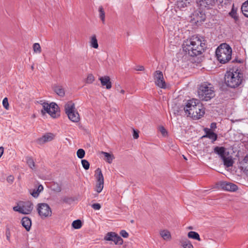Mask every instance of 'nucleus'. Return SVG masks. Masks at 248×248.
Masks as SVG:
<instances>
[{
  "instance_id": "1",
  "label": "nucleus",
  "mask_w": 248,
  "mask_h": 248,
  "mask_svg": "<svg viewBox=\"0 0 248 248\" xmlns=\"http://www.w3.org/2000/svg\"><path fill=\"white\" fill-rule=\"evenodd\" d=\"M206 48V41L198 36H193L185 41L183 44V50L191 57L201 54Z\"/></svg>"
},
{
  "instance_id": "2",
  "label": "nucleus",
  "mask_w": 248,
  "mask_h": 248,
  "mask_svg": "<svg viewBox=\"0 0 248 248\" xmlns=\"http://www.w3.org/2000/svg\"><path fill=\"white\" fill-rule=\"evenodd\" d=\"M184 109L188 116L194 119H200L205 113L204 108L200 101L193 98L186 102Z\"/></svg>"
},
{
  "instance_id": "3",
  "label": "nucleus",
  "mask_w": 248,
  "mask_h": 248,
  "mask_svg": "<svg viewBox=\"0 0 248 248\" xmlns=\"http://www.w3.org/2000/svg\"><path fill=\"white\" fill-rule=\"evenodd\" d=\"M243 74L237 70L227 71L225 75V83L230 88H235L238 87L242 82Z\"/></svg>"
},
{
  "instance_id": "4",
  "label": "nucleus",
  "mask_w": 248,
  "mask_h": 248,
  "mask_svg": "<svg viewBox=\"0 0 248 248\" xmlns=\"http://www.w3.org/2000/svg\"><path fill=\"white\" fill-rule=\"evenodd\" d=\"M198 93L199 98L205 101L210 100L215 95L213 85L208 83L202 84L198 89Z\"/></svg>"
},
{
  "instance_id": "5",
  "label": "nucleus",
  "mask_w": 248,
  "mask_h": 248,
  "mask_svg": "<svg viewBox=\"0 0 248 248\" xmlns=\"http://www.w3.org/2000/svg\"><path fill=\"white\" fill-rule=\"evenodd\" d=\"M232 52V48L229 45L223 44L217 48L216 54L220 62L225 63L231 59Z\"/></svg>"
},
{
  "instance_id": "6",
  "label": "nucleus",
  "mask_w": 248,
  "mask_h": 248,
  "mask_svg": "<svg viewBox=\"0 0 248 248\" xmlns=\"http://www.w3.org/2000/svg\"><path fill=\"white\" fill-rule=\"evenodd\" d=\"M64 110L68 118L72 122L78 123L79 121V114L76 109L74 103L72 101H69L65 105Z\"/></svg>"
},
{
  "instance_id": "7",
  "label": "nucleus",
  "mask_w": 248,
  "mask_h": 248,
  "mask_svg": "<svg viewBox=\"0 0 248 248\" xmlns=\"http://www.w3.org/2000/svg\"><path fill=\"white\" fill-rule=\"evenodd\" d=\"M33 209L32 203L29 202H20L18 205L13 207L15 211L23 214H29Z\"/></svg>"
},
{
  "instance_id": "8",
  "label": "nucleus",
  "mask_w": 248,
  "mask_h": 248,
  "mask_svg": "<svg viewBox=\"0 0 248 248\" xmlns=\"http://www.w3.org/2000/svg\"><path fill=\"white\" fill-rule=\"evenodd\" d=\"M37 210L42 218L51 216L52 211L50 206L46 203H40L37 205Z\"/></svg>"
},
{
  "instance_id": "9",
  "label": "nucleus",
  "mask_w": 248,
  "mask_h": 248,
  "mask_svg": "<svg viewBox=\"0 0 248 248\" xmlns=\"http://www.w3.org/2000/svg\"><path fill=\"white\" fill-rule=\"evenodd\" d=\"M42 105L43 109L41 110V112L43 114L47 113L52 117H56V113L58 109V106L56 104L51 103L49 104L47 103L44 102Z\"/></svg>"
},
{
  "instance_id": "10",
  "label": "nucleus",
  "mask_w": 248,
  "mask_h": 248,
  "mask_svg": "<svg viewBox=\"0 0 248 248\" xmlns=\"http://www.w3.org/2000/svg\"><path fill=\"white\" fill-rule=\"evenodd\" d=\"M95 178L96 180L95 190L100 193L104 187V177L100 168H97L95 171Z\"/></svg>"
},
{
  "instance_id": "11",
  "label": "nucleus",
  "mask_w": 248,
  "mask_h": 248,
  "mask_svg": "<svg viewBox=\"0 0 248 248\" xmlns=\"http://www.w3.org/2000/svg\"><path fill=\"white\" fill-rule=\"evenodd\" d=\"M202 9L199 7V9L195 11L191 16V20L197 25L205 20L206 15Z\"/></svg>"
},
{
  "instance_id": "12",
  "label": "nucleus",
  "mask_w": 248,
  "mask_h": 248,
  "mask_svg": "<svg viewBox=\"0 0 248 248\" xmlns=\"http://www.w3.org/2000/svg\"><path fill=\"white\" fill-rule=\"evenodd\" d=\"M154 77L155 83L158 87L162 89L166 88V82L161 71H156L154 74Z\"/></svg>"
},
{
  "instance_id": "13",
  "label": "nucleus",
  "mask_w": 248,
  "mask_h": 248,
  "mask_svg": "<svg viewBox=\"0 0 248 248\" xmlns=\"http://www.w3.org/2000/svg\"><path fill=\"white\" fill-rule=\"evenodd\" d=\"M105 240L107 241H112L116 245H122L123 243V239L115 232H108L105 237Z\"/></svg>"
},
{
  "instance_id": "14",
  "label": "nucleus",
  "mask_w": 248,
  "mask_h": 248,
  "mask_svg": "<svg viewBox=\"0 0 248 248\" xmlns=\"http://www.w3.org/2000/svg\"><path fill=\"white\" fill-rule=\"evenodd\" d=\"M218 1L221 2V0H197V3L198 6L201 8H209Z\"/></svg>"
},
{
  "instance_id": "15",
  "label": "nucleus",
  "mask_w": 248,
  "mask_h": 248,
  "mask_svg": "<svg viewBox=\"0 0 248 248\" xmlns=\"http://www.w3.org/2000/svg\"><path fill=\"white\" fill-rule=\"evenodd\" d=\"M55 136L51 133H47L44 134L42 137L38 139L37 142L39 144H43L47 142L52 141L55 138Z\"/></svg>"
},
{
  "instance_id": "16",
  "label": "nucleus",
  "mask_w": 248,
  "mask_h": 248,
  "mask_svg": "<svg viewBox=\"0 0 248 248\" xmlns=\"http://www.w3.org/2000/svg\"><path fill=\"white\" fill-rule=\"evenodd\" d=\"M220 186L223 189L227 191H235L238 189V187L236 185L230 182H220Z\"/></svg>"
},
{
  "instance_id": "17",
  "label": "nucleus",
  "mask_w": 248,
  "mask_h": 248,
  "mask_svg": "<svg viewBox=\"0 0 248 248\" xmlns=\"http://www.w3.org/2000/svg\"><path fill=\"white\" fill-rule=\"evenodd\" d=\"M204 131L206 134L205 135L203 136L202 138H208L212 140V142L213 143L217 140V134L212 131L210 129L205 128L204 129Z\"/></svg>"
},
{
  "instance_id": "18",
  "label": "nucleus",
  "mask_w": 248,
  "mask_h": 248,
  "mask_svg": "<svg viewBox=\"0 0 248 248\" xmlns=\"http://www.w3.org/2000/svg\"><path fill=\"white\" fill-rule=\"evenodd\" d=\"M102 86H106V89H110L112 85L109 77L106 76L101 77L99 78Z\"/></svg>"
},
{
  "instance_id": "19",
  "label": "nucleus",
  "mask_w": 248,
  "mask_h": 248,
  "mask_svg": "<svg viewBox=\"0 0 248 248\" xmlns=\"http://www.w3.org/2000/svg\"><path fill=\"white\" fill-rule=\"evenodd\" d=\"M191 0H177L175 5L177 7L181 10L189 6Z\"/></svg>"
},
{
  "instance_id": "20",
  "label": "nucleus",
  "mask_w": 248,
  "mask_h": 248,
  "mask_svg": "<svg viewBox=\"0 0 248 248\" xmlns=\"http://www.w3.org/2000/svg\"><path fill=\"white\" fill-rule=\"evenodd\" d=\"M21 223L27 231H30L31 225V220L30 218L27 217H23L21 220Z\"/></svg>"
},
{
  "instance_id": "21",
  "label": "nucleus",
  "mask_w": 248,
  "mask_h": 248,
  "mask_svg": "<svg viewBox=\"0 0 248 248\" xmlns=\"http://www.w3.org/2000/svg\"><path fill=\"white\" fill-rule=\"evenodd\" d=\"M214 152L219 155L221 158L225 156L226 149L224 147L216 146L214 149Z\"/></svg>"
},
{
  "instance_id": "22",
  "label": "nucleus",
  "mask_w": 248,
  "mask_h": 248,
  "mask_svg": "<svg viewBox=\"0 0 248 248\" xmlns=\"http://www.w3.org/2000/svg\"><path fill=\"white\" fill-rule=\"evenodd\" d=\"M241 170L248 175V155H246L240 163Z\"/></svg>"
},
{
  "instance_id": "23",
  "label": "nucleus",
  "mask_w": 248,
  "mask_h": 248,
  "mask_svg": "<svg viewBox=\"0 0 248 248\" xmlns=\"http://www.w3.org/2000/svg\"><path fill=\"white\" fill-rule=\"evenodd\" d=\"M180 243L183 248H194L190 241L186 238H182Z\"/></svg>"
},
{
  "instance_id": "24",
  "label": "nucleus",
  "mask_w": 248,
  "mask_h": 248,
  "mask_svg": "<svg viewBox=\"0 0 248 248\" xmlns=\"http://www.w3.org/2000/svg\"><path fill=\"white\" fill-rule=\"evenodd\" d=\"M90 46L92 47L97 49L98 47V41L96 38V36L95 34L93 35L90 40Z\"/></svg>"
},
{
  "instance_id": "25",
  "label": "nucleus",
  "mask_w": 248,
  "mask_h": 248,
  "mask_svg": "<svg viewBox=\"0 0 248 248\" xmlns=\"http://www.w3.org/2000/svg\"><path fill=\"white\" fill-rule=\"evenodd\" d=\"M223 161L224 165L227 167H232L233 164V161L232 158V157H226L225 156L224 157L221 158Z\"/></svg>"
},
{
  "instance_id": "26",
  "label": "nucleus",
  "mask_w": 248,
  "mask_h": 248,
  "mask_svg": "<svg viewBox=\"0 0 248 248\" xmlns=\"http://www.w3.org/2000/svg\"><path fill=\"white\" fill-rule=\"evenodd\" d=\"M241 9L244 16L248 18V0L243 3Z\"/></svg>"
},
{
  "instance_id": "27",
  "label": "nucleus",
  "mask_w": 248,
  "mask_h": 248,
  "mask_svg": "<svg viewBox=\"0 0 248 248\" xmlns=\"http://www.w3.org/2000/svg\"><path fill=\"white\" fill-rule=\"evenodd\" d=\"M102 154L104 155L105 160L106 162H107L109 164L112 163V160L114 158V157L113 155L105 152H102Z\"/></svg>"
},
{
  "instance_id": "28",
  "label": "nucleus",
  "mask_w": 248,
  "mask_h": 248,
  "mask_svg": "<svg viewBox=\"0 0 248 248\" xmlns=\"http://www.w3.org/2000/svg\"><path fill=\"white\" fill-rule=\"evenodd\" d=\"M54 91L60 96L63 97L65 95L64 90L61 86H56L54 87Z\"/></svg>"
},
{
  "instance_id": "29",
  "label": "nucleus",
  "mask_w": 248,
  "mask_h": 248,
  "mask_svg": "<svg viewBox=\"0 0 248 248\" xmlns=\"http://www.w3.org/2000/svg\"><path fill=\"white\" fill-rule=\"evenodd\" d=\"M160 234L165 240H170L171 239L170 233L167 230L161 231Z\"/></svg>"
},
{
  "instance_id": "30",
  "label": "nucleus",
  "mask_w": 248,
  "mask_h": 248,
  "mask_svg": "<svg viewBox=\"0 0 248 248\" xmlns=\"http://www.w3.org/2000/svg\"><path fill=\"white\" fill-rule=\"evenodd\" d=\"M187 236L190 238L201 241L200 235L197 232L193 231L189 232L187 234Z\"/></svg>"
},
{
  "instance_id": "31",
  "label": "nucleus",
  "mask_w": 248,
  "mask_h": 248,
  "mask_svg": "<svg viewBox=\"0 0 248 248\" xmlns=\"http://www.w3.org/2000/svg\"><path fill=\"white\" fill-rule=\"evenodd\" d=\"M26 162L28 164V166L32 170L35 169V163L33 161V159L31 157H27L26 158Z\"/></svg>"
},
{
  "instance_id": "32",
  "label": "nucleus",
  "mask_w": 248,
  "mask_h": 248,
  "mask_svg": "<svg viewBox=\"0 0 248 248\" xmlns=\"http://www.w3.org/2000/svg\"><path fill=\"white\" fill-rule=\"evenodd\" d=\"M99 17L103 23H105V13L102 6L99 7Z\"/></svg>"
},
{
  "instance_id": "33",
  "label": "nucleus",
  "mask_w": 248,
  "mask_h": 248,
  "mask_svg": "<svg viewBox=\"0 0 248 248\" xmlns=\"http://www.w3.org/2000/svg\"><path fill=\"white\" fill-rule=\"evenodd\" d=\"M72 225L74 228L76 229H79L82 226V222L80 220H76L73 222Z\"/></svg>"
},
{
  "instance_id": "34",
  "label": "nucleus",
  "mask_w": 248,
  "mask_h": 248,
  "mask_svg": "<svg viewBox=\"0 0 248 248\" xmlns=\"http://www.w3.org/2000/svg\"><path fill=\"white\" fill-rule=\"evenodd\" d=\"M33 49L35 53H40L41 52V48L39 43H34L33 45Z\"/></svg>"
},
{
  "instance_id": "35",
  "label": "nucleus",
  "mask_w": 248,
  "mask_h": 248,
  "mask_svg": "<svg viewBox=\"0 0 248 248\" xmlns=\"http://www.w3.org/2000/svg\"><path fill=\"white\" fill-rule=\"evenodd\" d=\"M94 80V77L93 74H89L86 80V82L88 84L92 83Z\"/></svg>"
},
{
  "instance_id": "36",
  "label": "nucleus",
  "mask_w": 248,
  "mask_h": 248,
  "mask_svg": "<svg viewBox=\"0 0 248 248\" xmlns=\"http://www.w3.org/2000/svg\"><path fill=\"white\" fill-rule=\"evenodd\" d=\"M77 154L78 157L81 159L84 157L85 153L83 149H79L78 150Z\"/></svg>"
},
{
  "instance_id": "37",
  "label": "nucleus",
  "mask_w": 248,
  "mask_h": 248,
  "mask_svg": "<svg viewBox=\"0 0 248 248\" xmlns=\"http://www.w3.org/2000/svg\"><path fill=\"white\" fill-rule=\"evenodd\" d=\"M81 164H82L83 167L84 168V169L85 170H87L89 169L90 163H89V162L87 160H86L85 159L82 160Z\"/></svg>"
},
{
  "instance_id": "38",
  "label": "nucleus",
  "mask_w": 248,
  "mask_h": 248,
  "mask_svg": "<svg viewBox=\"0 0 248 248\" xmlns=\"http://www.w3.org/2000/svg\"><path fill=\"white\" fill-rule=\"evenodd\" d=\"M2 105L3 106V107L6 109H9V103H8V98L7 97H5V98H4L3 99Z\"/></svg>"
},
{
  "instance_id": "39",
  "label": "nucleus",
  "mask_w": 248,
  "mask_h": 248,
  "mask_svg": "<svg viewBox=\"0 0 248 248\" xmlns=\"http://www.w3.org/2000/svg\"><path fill=\"white\" fill-rule=\"evenodd\" d=\"M30 194L34 198H37L40 193L38 191H36V189H34L33 190H30Z\"/></svg>"
},
{
  "instance_id": "40",
  "label": "nucleus",
  "mask_w": 248,
  "mask_h": 248,
  "mask_svg": "<svg viewBox=\"0 0 248 248\" xmlns=\"http://www.w3.org/2000/svg\"><path fill=\"white\" fill-rule=\"evenodd\" d=\"M5 235L6 236L7 240L10 242V236H11V232L9 228H6L5 232Z\"/></svg>"
},
{
  "instance_id": "41",
  "label": "nucleus",
  "mask_w": 248,
  "mask_h": 248,
  "mask_svg": "<svg viewBox=\"0 0 248 248\" xmlns=\"http://www.w3.org/2000/svg\"><path fill=\"white\" fill-rule=\"evenodd\" d=\"M230 16L234 19H237L236 12L233 9H232L231 12L230 13Z\"/></svg>"
},
{
  "instance_id": "42",
  "label": "nucleus",
  "mask_w": 248,
  "mask_h": 248,
  "mask_svg": "<svg viewBox=\"0 0 248 248\" xmlns=\"http://www.w3.org/2000/svg\"><path fill=\"white\" fill-rule=\"evenodd\" d=\"M159 131L161 133V134L163 135V136H166V135L167 134V132L166 130L163 126L159 127Z\"/></svg>"
},
{
  "instance_id": "43",
  "label": "nucleus",
  "mask_w": 248,
  "mask_h": 248,
  "mask_svg": "<svg viewBox=\"0 0 248 248\" xmlns=\"http://www.w3.org/2000/svg\"><path fill=\"white\" fill-rule=\"evenodd\" d=\"M92 207L94 210H99L101 208V205L99 203H96L93 204Z\"/></svg>"
},
{
  "instance_id": "44",
  "label": "nucleus",
  "mask_w": 248,
  "mask_h": 248,
  "mask_svg": "<svg viewBox=\"0 0 248 248\" xmlns=\"http://www.w3.org/2000/svg\"><path fill=\"white\" fill-rule=\"evenodd\" d=\"M120 233L121 236L124 238H127L129 236L128 232H127L125 230H122Z\"/></svg>"
},
{
  "instance_id": "45",
  "label": "nucleus",
  "mask_w": 248,
  "mask_h": 248,
  "mask_svg": "<svg viewBox=\"0 0 248 248\" xmlns=\"http://www.w3.org/2000/svg\"><path fill=\"white\" fill-rule=\"evenodd\" d=\"M14 177L12 175H10L7 178V181L9 183H12L14 181Z\"/></svg>"
},
{
  "instance_id": "46",
  "label": "nucleus",
  "mask_w": 248,
  "mask_h": 248,
  "mask_svg": "<svg viewBox=\"0 0 248 248\" xmlns=\"http://www.w3.org/2000/svg\"><path fill=\"white\" fill-rule=\"evenodd\" d=\"M133 138L135 139H137L139 138V132L134 129L133 130Z\"/></svg>"
},
{
  "instance_id": "47",
  "label": "nucleus",
  "mask_w": 248,
  "mask_h": 248,
  "mask_svg": "<svg viewBox=\"0 0 248 248\" xmlns=\"http://www.w3.org/2000/svg\"><path fill=\"white\" fill-rule=\"evenodd\" d=\"M43 186L42 185H40L38 186L37 188L36 189V191H38L39 193H40L41 191L43 190Z\"/></svg>"
},
{
  "instance_id": "48",
  "label": "nucleus",
  "mask_w": 248,
  "mask_h": 248,
  "mask_svg": "<svg viewBox=\"0 0 248 248\" xmlns=\"http://www.w3.org/2000/svg\"><path fill=\"white\" fill-rule=\"evenodd\" d=\"M137 71H143L144 69V68L142 65H139L137 67V68L135 69Z\"/></svg>"
},
{
  "instance_id": "49",
  "label": "nucleus",
  "mask_w": 248,
  "mask_h": 248,
  "mask_svg": "<svg viewBox=\"0 0 248 248\" xmlns=\"http://www.w3.org/2000/svg\"><path fill=\"white\" fill-rule=\"evenodd\" d=\"M217 124L216 123H212L211 124V125H210V128L211 129H215L217 128V126H216Z\"/></svg>"
},
{
  "instance_id": "50",
  "label": "nucleus",
  "mask_w": 248,
  "mask_h": 248,
  "mask_svg": "<svg viewBox=\"0 0 248 248\" xmlns=\"http://www.w3.org/2000/svg\"><path fill=\"white\" fill-rule=\"evenodd\" d=\"M3 152H4V148L2 146L0 147V157L3 155Z\"/></svg>"
},
{
  "instance_id": "51",
  "label": "nucleus",
  "mask_w": 248,
  "mask_h": 248,
  "mask_svg": "<svg viewBox=\"0 0 248 248\" xmlns=\"http://www.w3.org/2000/svg\"><path fill=\"white\" fill-rule=\"evenodd\" d=\"M53 189L55 191L60 192L61 189L60 186H57V187L56 188H53Z\"/></svg>"
},
{
  "instance_id": "52",
  "label": "nucleus",
  "mask_w": 248,
  "mask_h": 248,
  "mask_svg": "<svg viewBox=\"0 0 248 248\" xmlns=\"http://www.w3.org/2000/svg\"><path fill=\"white\" fill-rule=\"evenodd\" d=\"M67 199H68L67 198H64L63 199V202H67Z\"/></svg>"
},
{
  "instance_id": "53",
  "label": "nucleus",
  "mask_w": 248,
  "mask_h": 248,
  "mask_svg": "<svg viewBox=\"0 0 248 248\" xmlns=\"http://www.w3.org/2000/svg\"><path fill=\"white\" fill-rule=\"evenodd\" d=\"M124 90H121L120 93L124 94Z\"/></svg>"
},
{
  "instance_id": "54",
  "label": "nucleus",
  "mask_w": 248,
  "mask_h": 248,
  "mask_svg": "<svg viewBox=\"0 0 248 248\" xmlns=\"http://www.w3.org/2000/svg\"><path fill=\"white\" fill-rule=\"evenodd\" d=\"M188 229H192V227H189L188 228Z\"/></svg>"
},
{
  "instance_id": "55",
  "label": "nucleus",
  "mask_w": 248,
  "mask_h": 248,
  "mask_svg": "<svg viewBox=\"0 0 248 248\" xmlns=\"http://www.w3.org/2000/svg\"><path fill=\"white\" fill-rule=\"evenodd\" d=\"M131 223H133V222H134V220H132L131 221Z\"/></svg>"
},
{
  "instance_id": "56",
  "label": "nucleus",
  "mask_w": 248,
  "mask_h": 248,
  "mask_svg": "<svg viewBox=\"0 0 248 248\" xmlns=\"http://www.w3.org/2000/svg\"><path fill=\"white\" fill-rule=\"evenodd\" d=\"M31 69H33V66H31Z\"/></svg>"
},
{
  "instance_id": "57",
  "label": "nucleus",
  "mask_w": 248,
  "mask_h": 248,
  "mask_svg": "<svg viewBox=\"0 0 248 248\" xmlns=\"http://www.w3.org/2000/svg\"><path fill=\"white\" fill-rule=\"evenodd\" d=\"M184 159H185L186 160V158L184 156Z\"/></svg>"
},
{
  "instance_id": "58",
  "label": "nucleus",
  "mask_w": 248,
  "mask_h": 248,
  "mask_svg": "<svg viewBox=\"0 0 248 248\" xmlns=\"http://www.w3.org/2000/svg\"><path fill=\"white\" fill-rule=\"evenodd\" d=\"M223 0H221V1H222Z\"/></svg>"
}]
</instances>
